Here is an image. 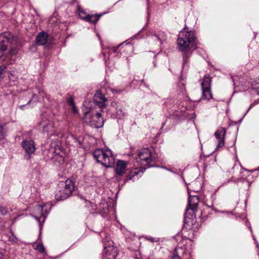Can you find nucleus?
<instances>
[{
    "label": "nucleus",
    "instance_id": "bb28decb",
    "mask_svg": "<svg viewBox=\"0 0 259 259\" xmlns=\"http://www.w3.org/2000/svg\"><path fill=\"white\" fill-rule=\"evenodd\" d=\"M67 102L73 107L74 110H75L74 103L73 101V99L72 97H70L69 98H68Z\"/></svg>",
    "mask_w": 259,
    "mask_h": 259
},
{
    "label": "nucleus",
    "instance_id": "a878e982",
    "mask_svg": "<svg viewBox=\"0 0 259 259\" xmlns=\"http://www.w3.org/2000/svg\"><path fill=\"white\" fill-rule=\"evenodd\" d=\"M251 85L252 89L257 90V94L259 95V83L253 81L251 82Z\"/></svg>",
    "mask_w": 259,
    "mask_h": 259
},
{
    "label": "nucleus",
    "instance_id": "b1692460",
    "mask_svg": "<svg viewBox=\"0 0 259 259\" xmlns=\"http://www.w3.org/2000/svg\"><path fill=\"white\" fill-rule=\"evenodd\" d=\"M33 248L40 253L45 252V249L44 245L41 243H34L32 244Z\"/></svg>",
    "mask_w": 259,
    "mask_h": 259
},
{
    "label": "nucleus",
    "instance_id": "7ed1b4c3",
    "mask_svg": "<svg viewBox=\"0 0 259 259\" xmlns=\"http://www.w3.org/2000/svg\"><path fill=\"white\" fill-rule=\"evenodd\" d=\"M74 188V183L70 179L60 182L58 184V189L55 192L56 199L61 200L67 198L72 194Z\"/></svg>",
    "mask_w": 259,
    "mask_h": 259
},
{
    "label": "nucleus",
    "instance_id": "393cba45",
    "mask_svg": "<svg viewBox=\"0 0 259 259\" xmlns=\"http://www.w3.org/2000/svg\"><path fill=\"white\" fill-rule=\"evenodd\" d=\"M5 125L0 123V142L4 139L6 135L7 131L4 127Z\"/></svg>",
    "mask_w": 259,
    "mask_h": 259
},
{
    "label": "nucleus",
    "instance_id": "4be33fe9",
    "mask_svg": "<svg viewBox=\"0 0 259 259\" xmlns=\"http://www.w3.org/2000/svg\"><path fill=\"white\" fill-rule=\"evenodd\" d=\"M195 222V220H191L188 218V217L185 216V222H184V227L187 229H191L193 227V225H194V223Z\"/></svg>",
    "mask_w": 259,
    "mask_h": 259
},
{
    "label": "nucleus",
    "instance_id": "72a5a7b5",
    "mask_svg": "<svg viewBox=\"0 0 259 259\" xmlns=\"http://www.w3.org/2000/svg\"><path fill=\"white\" fill-rule=\"evenodd\" d=\"M0 259H3V255L1 251H0Z\"/></svg>",
    "mask_w": 259,
    "mask_h": 259
},
{
    "label": "nucleus",
    "instance_id": "20e7f679",
    "mask_svg": "<svg viewBox=\"0 0 259 259\" xmlns=\"http://www.w3.org/2000/svg\"><path fill=\"white\" fill-rule=\"evenodd\" d=\"M137 161L142 166H152L154 164V159L151 152L148 148L141 149L138 153Z\"/></svg>",
    "mask_w": 259,
    "mask_h": 259
},
{
    "label": "nucleus",
    "instance_id": "1a4fd4ad",
    "mask_svg": "<svg viewBox=\"0 0 259 259\" xmlns=\"http://www.w3.org/2000/svg\"><path fill=\"white\" fill-rule=\"evenodd\" d=\"M77 10L79 17L84 21L92 23H96L100 18L98 15H86L85 12L81 8L80 6L78 5Z\"/></svg>",
    "mask_w": 259,
    "mask_h": 259
},
{
    "label": "nucleus",
    "instance_id": "39448f33",
    "mask_svg": "<svg viewBox=\"0 0 259 259\" xmlns=\"http://www.w3.org/2000/svg\"><path fill=\"white\" fill-rule=\"evenodd\" d=\"M101 111H103L102 109H100V112L98 111L94 115H91L90 113H87L85 114V122L89 123L91 126L95 128H98L102 127L104 124V120L101 116Z\"/></svg>",
    "mask_w": 259,
    "mask_h": 259
},
{
    "label": "nucleus",
    "instance_id": "f03ea898",
    "mask_svg": "<svg viewBox=\"0 0 259 259\" xmlns=\"http://www.w3.org/2000/svg\"><path fill=\"white\" fill-rule=\"evenodd\" d=\"M93 155L97 162L105 167H110L114 164V157L112 151L109 149H96Z\"/></svg>",
    "mask_w": 259,
    "mask_h": 259
},
{
    "label": "nucleus",
    "instance_id": "f8f14e48",
    "mask_svg": "<svg viewBox=\"0 0 259 259\" xmlns=\"http://www.w3.org/2000/svg\"><path fill=\"white\" fill-rule=\"evenodd\" d=\"M226 134V131L225 128L220 127L215 133L214 136L218 140V144L217 148L218 149L222 148L224 146L225 137Z\"/></svg>",
    "mask_w": 259,
    "mask_h": 259
},
{
    "label": "nucleus",
    "instance_id": "473e14b6",
    "mask_svg": "<svg viewBox=\"0 0 259 259\" xmlns=\"http://www.w3.org/2000/svg\"><path fill=\"white\" fill-rule=\"evenodd\" d=\"M255 104V103H253V104H251L250 105V107H249L248 108V110H250L253 106Z\"/></svg>",
    "mask_w": 259,
    "mask_h": 259
},
{
    "label": "nucleus",
    "instance_id": "ddd939ff",
    "mask_svg": "<svg viewBox=\"0 0 259 259\" xmlns=\"http://www.w3.org/2000/svg\"><path fill=\"white\" fill-rule=\"evenodd\" d=\"M199 198L197 195L190 196L188 200V206L186 209V212L189 210L196 211L198 208Z\"/></svg>",
    "mask_w": 259,
    "mask_h": 259
},
{
    "label": "nucleus",
    "instance_id": "dca6fc26",
    "mask_svg": "<svg viewBox=\"0 0 259 259\" xmlns=\"http://www.w3.org/2000/svg\"><path fill=\"white\" fill-rule=\"evenodd\" d=\"M148 36H151L154 41H159L160 44L166 39L165 33L162 31H159L157 33L151 32L149 33Z\"/></svg>",
    "mask_w": 259,
    "mask_h": 259
},
{
    "label": "nucleus",
    "instance_id": "0eeeda50",
    "mask_svg": "<svg viewBox=\"0 0 259 259\" xmlns=\"http://www.w3.org/2000/svg\"><path fill=\"white\" fill-rule=\"evenodd\" d=\"M13 39V35L9 32L0 34V59L3 56L4 51L12 42Z\"/></svg>",
    "mask_w": 259,
    "mask_h": 259
},
{
    "label": "nucleus",
    "instance_id": "58836bf2",
    "mask_svg": "<svg viewBox=\"0 0 259 259\" xmlns=\"http://www.w3.org/2000/svg\"><path fill=\"white\" fill-rule=\"evenodd\" d=\"M194 191H196V192L198 191V190H194Z\"/></svg>",
    "mask_w": 259,
    "mask_h": 259
},
{
    "label": "nucleus",
    "instance_id": "4468645a",
    "mask_svg": "<svg viewBox=\"0 0 259 259\" xmlns=\"http://www.w3.org/2000/svg\"><path fill=\"white\" fill-rule=\"evenodd\" d=\"M127 163L123 160H118L116 164V174L119 176H122L125 172Z\"/></svg>",
    "mask_w": 259,
    "mask_h": 259
},
{
    "label": "nucleus",
    "instance_id": "9d476101",
    "mask_svg": "<svg viewBox=\"0 0 259 259\" xmlns=\"http://www.w3.org/2000/svg\"><path fill=\"white\" fill-rule=\"evenodd\" d=\"M22 146L26 153L25 155V158L27 159H29L30 155L33 153L35 150L33 141H23L22 142Z\"/></svg>",
    "mask_w": 259,
    "mask_h": 259
},
{
    "label": "nucleus",
    "instance_id": "aec40b11",
    "mask_svg": "<svg viewBox=\"0 0 259 259\" xmlns=\"http://www.w3.org/2000/svg\"><path fill=\"white\" fill-rule=\"evenodd\" d=\"M112 106L116 108V116L118 119H122L125 115V113L122 111L121 107L117 105L116 102H113L111 103Z\"/></svg>",
    "mask_w": 259,
    "mask_h": 259
},
{
    "label": "nucleus",
    "instance_id": "5701e85b",
    "mask_svg": "<svg viewBox=\"0 0 259 259\" xmlns=\"http://www.w3.org/2000/svg\"><path fill=\"white\" fill-rule=\"evenodd\" d=\"M182 57H183V67H184L185 65H186L189 60L191 56V51L189 52H182Z\"/></svg>",
    "mask_w": 259,
    "mask_h": 259
},
{
    "label": "nucleus",
    "instance_id": "e433bc0d",
    "mask_svg": "<svg viewBox=\"0 0 259 259\" xmlns=\"http://www.w3.org/2000/svg\"><path fill=\"white\" fill-rule=\"evenodd\" d=\"M169 171H171V172H172V170H171L170 169H168Z\"/></svg>",
    "mask_w": 259,
    "mask_h": 259
},
{
    "label": "nucleus",
    "instance_id": "cd10ccee",
    "mask_svg": "<svg viewBox=\"0 0 259 259\" xmlns=\"http://www.w3.org/2000/svg\"><path fill=\"white\" fill-rule=\"evenodd\" d=\"M7 213V210H6V209L2 206H0V213L3 215L6 214Z\"/></svg>",
    "mask_w": 259,
    "mask_h": 259
},
{
    "label": "nucleus",
    "instance_id": "412c9836",
    "mask_svg": "<svg viewBox=\"0 0 259 259\" xmlns=\"http://www.w3.org/2000/svg\"><path fill=\"white\" fill-rule=\"evenodd\" d=\"M43 131L44 132L47 133L50 135H53L54 130V127L53 124L51 122H49L47 125L43 126Z\"/></svg>",
    "mask_w": 259,
    "mask_h": 259
},
{
    "label": "nucleus",
    "instance_id": "4c0bfd02",
    "mask_svg": "<svg viewBox=\"0 0 259 259\" xmlns=\"http://www.w3.org/2000/svg\"><path fill=\"white\" fill-rule=\"evenodd\" d=\"M195 184H196V183H194L193 184H192L193 185Z\"/></svg>",
    "mask_w": 259,
    "mask_h": 259
},
{
    "label": "nucleus",
    "instance_id": "2f4dec72",
    "mask_svg": "<svg viewBox=\"0 0 259 259\" xmlns=\"http://www.w3.org/2000/svg\"><path fill=\"white\" fill-rule=\"evenodd\" d=\"M56 156H59V157H60V158L61 159V160H63V158H62L61 156H59V152L57 153Z\"/></svg>",
    "mask_w": 259,
    "mask_h": 259
},
{
    "label": "nucleus",
    "instance_id": "f704fd0d",
    "mask_svg": "<svg viewBox=\"0 0 259 259\" xmlns=\"http://www.w3.org/2000/svg\"><path fill=\"white\" fill-rule=\"evenodd\" d=\"M31 99H30V100H29L28 101L27 104H29V103L31 102Z\"/></svg>",
    "mask_w": 259,
    "mask_h": 259
},
{
    "label": "nucleus",
    "instance_id": "9b49d317",
    "mask_svg": "<svg viewBox=\"0 0 259 259\" xmlns=\"http://www.w3.org/2000/svg\"><path fill=\"white\" fill-rule=\"evenodd\" d=\"M94 102L101 108H105L107 105V99L101 91H98L94 95Z\"/></svg>",
    "mask_w": 259,
    "mask_h": 259
},
{
    "label": "nucleus",
    "instance_id": "2eb2a0df",
    "mask_svg": "<svg viewBox=\"0 0 259 259\" xmlns=\"http://www.w3.org/2000/svg\"><path fill=\"white\" fill-rule=\"evenodd\" d=\"M45 207H46L45 205L43 206L38 205L36 207V214H38V216H36L35 218L38 222H39L40 218L42 217L45 219L48 213L47 209H45Z\"/></svg>",
    "mask_w": 259,
    "mask_h": 259
},
{
    "label": "nucleus",
    "instance_id": "423d86ee",
    "mask_svg": "<svg viewBox=\"0 0 259 259\" xmlns=\"http://www.w3.org/2000/svg\"><path fill=\"white\" fill-rule=\"evenodd\" d=\"M202 89V96L200 100H209L212 98L211 92V78L208 75L204 76L201 83Z\"/></svg>",
    "mask_w": 259,
    "mask_h": 259
},
{
    "label": "nucleus",
    "instance_id": "6ab92c4d",
    "mask_svg": "<svg viewBox=\"0 0 259 259\" xmlns=\"http://www.w3.org/2000/svg\"><path fill=\"white\" fill-rule=\"evenodd\" d=\"M186 253L185 248L181 246H177L175 249V252L172 259H181V256Z\"/></svg>",
    "mask_w": 259,
    "mask_h": 259
},
{
    "label": "nucleus",
    "instance_id": "6e6552de",
    "mask_svg": "<svg viewBox=\"0 0 259 259\" xmlns=\"http://www.w3.org/2000/svg\"><path fill=\"white\" fill-rule=\"evenodd\" d=\"M109 245L106 246L104 241V250L103 251V259H115L117 254V249L112 245V241H108Z\"/></svg>",
    "mask_w": 259,
    "mask_h": 259
},
{
    "label": "nucleus",
    "instance_id": "f257e3e1",
    "mask_svg": "<svg viewBox=\"0 0 259 259\" xmlns=\"http://www.w3.org/2000/svg\"><path fill=\"white\" fill-rule=\"evenodd\" d=\"M177 44L178 48L181 52L195 50L197 48L195 32L184 28L179 33Z\"/></svg>",
    "mask_w": 259,
    "mask_h": 259
},
{
    "label": "nucleus",
    "instance_id": "a211bd4d",
    "mask_svg": "<svg viewBox=\"0 0 259 259\" xmlns=\"http://www.w3.org/2000/svg\"><path fill=\"white\" fill-rule=\"evenodd\" d=\"M145 169V168L144 169L143 168H136L132 170L127 176L126 179L124 181V183L128 180H131L135 177L138 176L140 173H143Z\"/></svg>",
    "mask_w": 259,
    "mask_h": 259
},
{
    "label": "nucleus",
    "instance_id": "c9c22d12",
    "mask_svg": "<svg viewBox=\"0 0 259 259\" xmlns=\"http://www.w3.org/2000/svg\"><path fill=\"white\" fill-rule=\"evenodd\" d=\"M78 144H79V145H80V144H81V143H80V141H79V142H78Z\"/></svg>",
    "mask_w": 259,
    "mask_h": 259
},
{
    "label": "nucleus",
    "instance_id": "7c9ffc66",
    "mask_svg": "<svg viewBox=\"0 0 259 259\" xmlns=\"http://www.w3.org/2000/svg\"><path fill=\"white\" fill-rule=\"evenodd\" d=\"M24 106H25V105H19V108H20V109H23V107H24Z\"/></svg>",
    "mask_w": 259,
    "mask_h": 259
},
{
    "label": "nucleus",
    "instance_id": "f3484780",
    "mask_svg": "<svg viewBox=\"0 0 259 259\" xmlns=\"http://www.w3.org/2000/svg\"><path fill=\"white\" fill-rule=\"evenodd\" d=\"M48 34L45 32L39 33L36 37V42L37 45L41 46L44 45L47 42Z\"/></svg>",
    "mask_w": 259,
    "mask_h": 259
},
{
    "label": "nucleus",
    "instance_id": "c85d7f7f",
    "mask_svg": "<svg viewBox=\"0 0 259 259\" xmlns=\"http://www.w3.org/2000/svg\"><path fill=\"white\" fill-rule=\"evenodd\" d=\"M5 68H6V67L4 66H0V78L1 77V75L5 72Z\"/></svg>",
    "mask_w": 259,
    "mask_h": 259
},
{
    "label": "nucleus",
    "instance_id": "c756f323",
    "mask_svg": "<svg viewBox=\"0 0 259 259\" xmlns=\"http://www.w3.org/2000/svg\"><path fill=\"white\" fill-rule=\"evenodd\" d=\"M241 182L243 183V184H246L248 187H249L250 185V183L249 182H248L247 180H246L245 179H243L242 180H241Z\"/></svg>",
    "mask_w": 259,
    "mask_h": 259
}]
</instances>
